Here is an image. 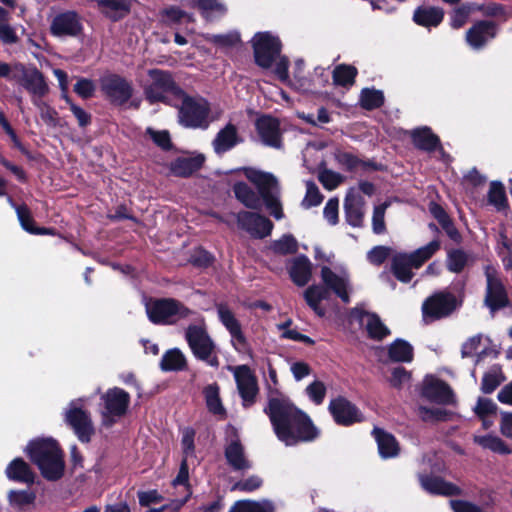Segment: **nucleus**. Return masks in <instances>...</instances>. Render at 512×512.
I'll use <instances>...</instances> for the list:
<instances>
[{
	"label": "nucleus",
	"mask_w": 512,
	"mask_h": 512,
	"mask_svg": "<svg viewBox=\"0 0 512 512\" xmlns=\"http://www.w3.org/2000/svg\"><path fill=\"white\" fill-rule=\"evenodd\" d=\"M268 389V403L264 412L268 415L278 439L287 446L315 440L319 431L311 419L289 398L273 391L270 384Z\"/></svg>",
	"instance_id": "nucleus-1"
},
{
	"label": "nucleus",
	"mask_w": 512,
	"mask_h": 512,
	"mask_svg": "<svg viewBox=\"0 0 512 512\" xmlns=\"http://www.w3.org/2000/svg\"><path fill=\"white\" fill-rule=\"evenodd\" d=\"M321 284L309 286L303 293L307 305L319 317L326 315V310L321 301L328 300L330 293L336 294L344 303L350 302L351 284L350 277L346 270L331 269L328 266L321 267Z\"/></svg>",
	"instance_id": "nucleus-2"
},
{
	"label": "nucleus",
	"mask_w": 512,
	"mask_h": 512,
	"mask_svg": "<svg viewBox=\"0 0 512 512\" xmlns=\"http://www.w3.org/2000/svg\"><path fill=\"white\" fill-rule=\"evenodd\" d=\"M30 459L38 466L42 476L49 481H56L64 474L63 453L52 438L31 441L27 448Z\"/></svg>",
	"instance_id": "nucleus-3"
},
{
	"label": "nucleus",
	"mask_w": 512,
	"mask_h": 512,
	"mask_svg": "<svg viewBox=\"0 0 512 512\" xmlns=\"http://www.w3.org/2000/svg\"><path fill=\"white\" fill-rule=\"evenodd\" d=\"M149 320L154 324L171 325L181 319H198V313L173 298L153 299L145 305Z\"/></svg>",
	"instance_id": "nucleus-4"
},
{
	"label": "nucleus",
	"mask_w": 512,
	"mask_h": 512,
	"mask_svg": "<svg viewBox=\"0 0 512 512\" xmlns=\"http://www.w3.org/2000/svg\"><path fill=\"white\" fill-rule=\"evenodd\" d=\"M440 246L439 240H432L411 253L395 254L391 265L394 276L401 282H410L413 277L412 269L420 268L440 249Z\"/></svg>",
	"instance_id": "nucleus-5"
},
{
	"label": "nucleus",
	"mask_w": 512,
	"mask_h": 512,
	"mask_svg": "<svg viewBox=\"0 0 512 512\" xmlns=\"http://www.w3.org/2000/svg\"><path fill=\"white\" fill-rule=\"evenodd\" d=\"M197 324L189 325L185 330V339L193 353V355L207 365L217 368L219 360L216 352V346L211 337L208 335L206 326L200 315L195 320Z\"/></svg>",
	"instance_id": "nucleus-6"
},
{
	"label": "nucleus",
	"mask_w": 512,
	"mask_h": 512,
	"mask_svg": "<svg viewBox=\"0 0 512 512\" xmlns=\"http://www.w3.org/2000/svg\"><path fill=\"white\" fill-rule=\"evenodd\" d=\"M247 179L258 189L270 214L277 220L284 217L280 202V186L277 178L267 172L249 169L246 171Z\"/></svg>",
	"instance_id": "nucleus-7"
},
{
	"label": "nucleus",
	"mask_w": 512,
	"mask_h": 512,
	"mask_svg": "<svg viewBox=\"0 0 512 512\" xmlns=\"http://www.w3.org/2000/svg\"><path fill=\"white\" fill-rule=\"evenodd\" d=\"M148 76L150 83L145 86L144 93L150 103H170V96L178 99L180 95H183V90L175 83L169 71L150 69Z\"/></svg>",
	"instance_id": "nucleus-8"
},
{
	"label": "nucleus",
	"mask_w": 512,
	"mask_h": 512,
	"mask_svg": "<svg viewBox=\"0 0 512 512\" xmlns=\"http://www.w3.org/2000/svg\"><path fill=\"white\" fill-rule=\"evenodd\" d=\"M179 103H173L179 107L178 118L181 125L187 128H207L209 125V104L203 98L187 96L183 91L177 99Z\"/></svg>",
	"instance_id": "nucleus-9"
},
{
	"label": "nucleus",
	"mask_w": 512,
	"mask_h": 512,
	"mask_svg": "<svg viewBox=\"0 0 512 512\" xmlns=\"http://www.w3.org/2000/svg\"><path fill=\"white\" fill-rule=\"evenodd\" d=\"M130 404V395L125 390L113 387L101 396L102 424L111 427L127 412Z\"/></svg>",
	"instance_id": "nucleus-10"
},
{
	"label": "nucleus",
	"mask_w": 512,
	"mask_h": 512,
	"mask_svg": "<svg viewBox=\"0 0 512 512\" xmlns=\"http://www.w3.org/2000/svg\"><path fill=\"white\" fill-rule=\"evenodd\" d=\"M256 63L262 68H269L277 60L281 52V42L278 37L269 32H258L252 39Z\"/></svg>",
	"instance_id": "nucleus-11"
},
{
	"label": "nucleus",
	"mask_w": 512,
	"mask_h": 512,
	"mask_svg": "<svg viewBox=\"0 0 512 512\" xmlns=\"http://www.w3.org/2000/svg\"><path fill=\"white\" fill-rule=\"evenodd\" d=\"M83 399L70 402L65 411V421L81 442H89L94 433L90 414L83 409Z\"/></svg>",
	"instance_id": "nucleus-12"
},
{
	"label": "nucleus",
	"mask_w": 512,
	"mask_h": 512,
	"mask_svg": "<svg viewBox=\"0 0 512 512\" xmlns=\"http://www.w3.org/2000/svg\"><path fill=\"white\" fill-rule=\"evenodd\" d=\"M484 274L487 282L484 300L486 306L492 313L507 307L509 305V300L497 269L492 265H486L484 267Z\"/></svg>",
	"instance_id": "nucleus-13"
},
{
	"label": "nucleus",
	"mask_w": 512,
	"mask_h": 512,
	"mask_svg": "<svg viewBox=\"0 0 512 512\" xmlns=\"http://www.w3.org/2000/svg\"><path fill=\"white\" fill-rule=\"evenodd\" d=\"M457 307L456 297L449 292L435 293L422 305L425 321H433L450 315Z\"/></svg>",
	"instance_id": "nucleus-14"
},
{
	"label": "nucleus",
	"mask_w": 512,
	"mask_h": 512,
	"mask_svg": "<svg viewBox=\"0 0 512 512\" xmlns=\"http://www.w3.org/2000/svg\"><path fill=\"white\" fill-rule=\"evenodd\" d=\"M100 84L102 92L115 105L125 104L133 93L132 84L117 74H109L102 77Z\"/></svg>",
	"instance_id": "nucleus-15"
},
{
	"label": "nucleus",
	"mask_w": 512,
	"mask_h": 512,
	"mask_svg": "<svg viewBox=\"0 0 512 512\" xmlns=\"http://www.w3.org/2000/svg\"><path fill=\"white\" fill-rule=\"evenodd\" d=\"M233 373L242 404L248 408L256 402L259 392L257 379L247 365L235 367Z\"/></svg>",
	"instance_id": "nucleus-16"
},
{
	"label": "nucleus",
	"mask_w": 512,
	"mask_h": 512,
	"mask_svg": "<svg viewBox=\"0 0 512 512\" xmlns=\"http://www.w3.org/2000/svg\"><path fill=\"white\" fill-rule=\"evenodd\" d=\"M11 80L20 83L30 94L46 95L49 91L43 74L36 68L27 69L24 65L17 64Z\"/></svg>",
	"instance_id": "nucleus-17"
},
{
	"label": "nucleus",
	"mask_w": 512,
	"mask_h": 512,
	"mask_svg": "<svg viewBox=\"0 0 512 512\" xmlns=\"http://www.w3.org/2000/svg\"><path fill=\"white\" fill-rule=\"evenodd\" d=\"M83 31L81 17L75 11H65L54 16L50 33L58 38L78 37Z\"/></svg>",
	"instance_id": "nucleus-18"
},
{
	"label": "nucleus",
	"mask_w": 512,
	"mask_h": 512,
	"mask_svg": "<svg viewBox=\"0 0 512 512\" xmlns=\"http://www.w3.org/2000/svg\"><path fill=\"white\" fill-rule=\"evenodd\" d=\"M236 218L239 227L254 238H265L273 229V223L267 217L255 212L241 211Z\"/></svg>",
	"instance_id": "nucleus-19"
},
{
	"label": "nucleus",
	"mask_w": 512,
	"mask_h": 512,
	"mask_svg": "<svg viewBox=\"0 0 512 512\" xmlns=\"http://www.w3.org/2000/svg\"><path fill=\"white\" fill-rule=\"evenodd\" d=\"M217 314L220 322L228 330L231 336V343L238 352H245L248 349L247 339L242 327L234 313L224 304L217 306Z\"/></svg>",
	"instance_id": "nucleus-20"
},
{
	"label": "nucleus",
	"mask_w": 512,
	"mask_h": 512,
	"mask_svg": "<svg viewBox=\"0 0 512 512\" xmlns=\"http://www.w3.org/2000/svg\"><path fill=\"white\" fill-rule=\"evenodd\" d=\"M328 409L338 425L350 426L363 421V415L360 410L342 396L332 399Z\"/></svg>",
	"instance_id": "nucleus-21"
},
{
	"label": "nucleus",
	"mask_w": 512,
	"mask_h": 512,
	"mask_svg": "<svg viewBox=\"0 0 512 512\" xmlns=\"http://www.w3.org/2000/svg\"><path fill=\"white\" fill-rule=\"evenodd\" d=\"M256 129L261 142L269 147L280 149L282 133L279 121L271 116H262L256 121Z\"/></svg>",
	"instance_id": "nucleus-22"
},
{
	"label": "nucleus",
	"mask_w": 512,
	"mask_h": 512,
	"mask_svg": "<svg viewBox=\"0 0 512 512\" xmlns=\"http://www.w3.org/2000/svg\"><path fill=\"white\" fill-rule=\"evenodd\" d=\"M351 317L365 325L368 336L374 340H382L390 334V330L375 313L364 311L360 307L351 310Z\"/></svg>",
	"instance_id": "nucleus-23"
},
{
	"label": "nucleus",
	"mask_w": 512,
	"mask_h": 512,
	"mask_svg": "<svg viewBox=\"0 0 512 512\" xmlns=\"http://www.w3.org/2000/svg\"><path fill=\"white\" fill-rule=\"evenodd\" d=\"M498 26L493 21H477L467 32V43L473 49H481L487 42L496 37Z\"/></svg>",
	"instance_id": "nucleus-24"
},
{
	"label": "nucleus",
	"mask_w": 512,
	"mask_h": 512,
	"mask_svg": "<svg viewBox=\"0 0 512 512\" xmlns=\"http://www.w3.org/2000/svg\"><path fill=\"white\" fill-rule=\"evenodd\" d=\"M422 396L437 404H451L454 395L450 387L443 381L434 377H426L423 382Z\"/></svg>",
	"instance_id": "nucleus-25"
},
{
	"label": "nucleus",
	"mask_w": 512,
	"mask_h": 512,
	"mask_svg": "<svg viewBox=\"0 0 512 512\" xmlns=\"http://www.w3.org/2000/svg\"><path fill=\"white\" fill-rule=\"evenodd\" d=\"M365 201L361 193L351 188L344 199L345 219L352 227H361L364 220Z\"/></svg>",
	"instance_id": "nucleus-26"
},
{
	"label": "nucleus",
	"mask_w": 512,
	"mask_h": 512,
	"mask_svg": "<svg viewBox=\"0 0 512 512\" xmlns=\"http://www.w3.org/2000/svg\"><path fill=\"white\" fill-rule=\"evenodd\" d=\"M419 480L422 488L428 493L444 496L461 494L460 488L443 480L441 477L421 475Z\"/></svg>",
	"instance_id": "nucleus-27"
},
{
	"label": "nucleus",
	"mask_w": 512,
	"mask_h": 512,
	"mask_svg": "<svg viewBox=\"0 0 512 512\" xmlns=\"http://www.w3.org/2000/svg\"><path fill=\"white\" fill-rule=\"evenodd\" d=\"M240 142L242 139L238 135L236 126L229 123L217 133L212 145L214 151L220 155L231 150Z\"/></svg>",
	"instance_id": "nucleus-28"
},
{
	"label": "nucleus",
	"mask_w": 512,
	"mask_h": 512,
	"mask_svg": "<svg viewBox=\"0 0 512 512\" xmlns=\"http://www.w3.org/2000/svg\"><path fill=\"white\" fill-rule=\"evenodd\" d=\"M289 275L299 287L305 286L312 276V263L305 255L295 257L289 266Z\"/></svg>",
	"instance_id": "nucleus-29"
},
{
	"label": "nucleus",
	"mask_w": 512,
	"mask_h": 512,
	"mask_svg": "<svg viewBox=\"0 0 512 512\" xmlns=\"http://www.w3.org/2000/svg\"><path fill=\"white\" fill-rule=\"evenodd\" d=\"M227 463L235 471H244L251 468V463L245 455L243 445L238 439L231 440L225 448Z\"/></svg>",
	"instance_id": "nucleus-30"
},
{
	"label": "nucleus",
	"mask_w": 512,
	"mask_h": 512,
	"mask_svg": "<svg viewBox=\"0 0 512 512\" xmlns=\"http://www.w3.org/2000/svg\"><path fill=\"white\" fill-rule=\"evenodd\" d=\"M188 3L208 21L218 19L227 12V7L221 0H188Z\"/></svg>",
	"instance_id": "nucleus-31"
},
{
	"label": "nucleus",
	"mask_w": 512,
	"mask_h": 512,
	"mask_svg": "<svg viewBox=\"0 0 512 512\" xmlns=\"http://www.w3.org/2000/svg\"><path fill=\"white\" fill-rule=\"evenodd\" d=\"M443 18L444 10L434 6H420L413 14L414 22L426 28L437 27Z\"/></svg>",
	"instance_id": "nucleus-32"
},
{
	"label": "nucleus",
	"mask_w": 512,
	"mask_h": 512,
	"mask_svg": "<svg viewBox=\"0 0 512 512\" xmlns=\"http://www.w3.org/2000/svg\"><path fill=\"white\" fill-rule=\"evenodd\" d=\"M7 200L9 204L15 209L20 225L25 231L35 235L54 234L52 229L35 227L31 212L26 205H16L11 197H8Z\"/></svg>",
	"instance_id": "nucleus-33"
},
{
	"label": "nucleus",
	"mask_w": 512,
	"mask_h": 512,
	"mask_svg": "<svg viewBox=\"0 0 512 512\" xmlns=\"http://www.w3.org/2000/svg\"><path fill=\"white\" fill-rule=\"evenodd\" d=\"M204 162L201 155L195 157H178L170 164V170L175 176L188 177L200 169Z\"/></svg>",
	"instance_id": "nucleus-34"
},
{
	"label": "nucleus",
	"mask_w": 512,
	"mask_h": 512,
	"mask_svg": "<svg viewBox=\"0 0 512 512\" xmlns=\"http://www.w3.org/2000/svg\"><path fill=\"white\" fill-rule=\"evenodd\" d=\"M133 0H98L102 12L110 19L117 21L129 14Z\"/></svg>",
	"instance_id": "nucleus-35"
},
{
	"label": "nucleus",
	"mask_w": 512,
	"mask_h": 512,
	"mask_svg": "<svg viewBox=\"0 0 512 512\" xmlns=\"http://www.w3.org/2000/svg\"><path fill=\"white\" fill-rule=\"evenodd\" d=\"M373 434L378 445V451L382 458H391L398 455L399 446L393 435L374 428Z\"/></svg>",
	"instance_id": "nucleus-36"
},
{
	"label": "nucleus",
	"mask_w": 512,
	"mask_h": 512,
	"mask_svg": "<svg viewBox=\"0 0 512 512\" xmlns=\"http://www.w3.org/2000/svg\"><path fill=\"white\" fill-rule=\"evenodd\" d=\"M6 475L13 481L25 483H32L34 481V473L22 458H16L10 462L6 468Z\"/></svg>",
	"instance_id": "nucleus-37"
},
{
	"label": "nucleus",
	"mask_w": 512,
	"mask_h": 512,
	"mask_svg": "<svg viewBox=\"0 0 512 512\" xmlns=\"http://www.w3.org/2000/svg\"><path fill=\"white\" fill-rule=\"evenodd\" d=\"M411 136L414 145L421 150L431 152L440 146L438 136L433 134L428 127L413 130Z\"/></svg>",
	"instance_id": "nucleus-38"
},
{
	"label": "nucleus",
	"mask_w": 512,
	"mask_h": 512,
	"mask_svg": "<svg viewBox=\"0 0 512 512\" xmlns=\"http://www.w3.org/2000/svg\"><path fill=\"white\" fill-rule=\"evenodd\" d=\"M474 442L483 449L490 450L499 455H508L512 452L511 448L499 436L493 434L476 435Z\"/></svg>",
	"instance_id": "nucleus-39"
},
{
	"label": "nucleus",
	"mask_w": 512,
	"mask_h": 512,
	"mask_svg": "<svg viewBox=\"0 0 512 512\" xmlns=\"http://www.w3.org/2000/svg\"><path fill=\"white\" fill-rule=\"evenodd\" d=\"M471 9L481 12L485 17L496 18L503 22L512 16L511 9L496 2H488L481 5L474 4L471 6Z\"/></svg>",
	"instance_id": "nucleus-40"
},
{
	"label": "nucleus",
	"mask_w": 512,
	"mask_h": 512,
	"mask_svg": "<svg viewBox=\"0 0 512 512\" xmlns=\"http://www.w3.org/2000/svg\"><path fill=\"white\" fill-rule=\"evenodd\" d=\"M229 512H275V505L267 499L261 501L240 500L233 505Z\"/></svg>",
	"instance_id": "nucleus-41"
},
{
	"label": "nucleus",
	"mask_w": 512,
	"mask_h": 512,
	"mask_svg": "<svg viewBox=\"0 0 512 512\" xmlns=\"http://www.w3.org/2000/svg\"><path fill=\"white\" fill-rule=\"evenodd\" d=\"M389 358L394 362H411L413 347L403 339H396L388 349Z\"/></svg>",
	"instance_id": "nucleus-42"
},
{
	"label": "nucleus",
	"mask_w": 512,
	"mask_h": 512,
	"mask_svg": "<svg viewBox=\"0 0 512 512\" xmlns=\"http://www.w3.org/2000/svg\"><path fill=\"white\" fill-rule=\"evenodd\" d=\"M418 416L424 422H445L453 417V413L441 407H427L420 405L417 410Z\"/></svg>",
	"instance_id": "nucleus-43"
},
{
	"label": "nucleus",
	"mask_w": 512,
	"mask_h": 512,
	"mask_svg": "<svg viewBox=\"0 0 512 512\" xmlns=\"http://www.w3.org/2000/svg\"><path fill=\"white\" fill-rule=\"evenodd\" d=\"M236 198L247 208L258 209L260 207V199L257 194L244 182H237L233 186Z\"/></svg>",
	"instance_id": "nucleus-44"
},
{
	"label": "nucleus",
	"mask_w": 512,
	"mask_h": 512,
	"mask_svg": "<svg viewBox=\"0 0 512 512\" xmlns=\"http://www.w3.org/2000/svg\"><path fill=\"white\" fill-rule=\"evenodd\" d=\"M206 406L209 412L214 415H225V408L223 407L222 401L219 394V386L216 383L210 384L204 388L203 391Z\"/></svg>",
	"instance_id": "nucleus-45"
},
{
	"label": "nucleus",
	"mask_w": 512,
	"mask_h": 512,
	"mask_svg": "<svg viewBox=\"0 0 512 512\" xmlns=\"http://www.w3.org/2000/svg\"><path fill=\"white\" fill-rule=\"evenodd\" d=\"M357 76V69L352 65L340 64L333 70V83L336 86L351 87Z\"/></svg>",
	"instance_id": "nucleus-46"
},
{
	"label": "nucleus",
	"mask_w": 512,
	"mask_h": 512,
	"mask_svg": "<svg viewBox=\"0 0 512 512\" xmlns=\"http://www.w3.org/2000/svg\"><path fill=\"white\" fill-rule=\"evenodd\" d=\"M186 359L184 354L177 348L167 351L160 362L163 371H178L184 369Z\"/></svg>",
	"instance_id": "nucleus-47"
},
{
	"label": "nucleus",
	"mask_w": 512,
	"mask_h": 512,
	"mask_svg": "<svg viewBox=\"0 0 512 512\" xmlns=\"http://www.w3.org/2000/svg\"><path fill=\"white\" fill-rule=\"evenodd\" d=\"M483 339L482 334H477L470 337L463 345L461 349L462 357H471L476 355V363H478L483 356L487 354V348L480 349L481 342Z\"/></svg>",
	"instance_id": "nucleus-48"
},
{
	"label": "nucleus",
	"mask_w": 512,
	"mask_h": 512,
	"mask_svg": "<svg viewBox=\"0 0 512 512\" xmlns=\"http://www.w3.org/2000/svg\"><path fill=\"white\" fill-rule=\"evenodd\" d=\"M469 255L461 249L450 250L447 254L446 266L450 272L460 273L468 264Z\"/></svg>",
	"instance_id": "nucleus-49"
},
{
	"label": "nucleus",
	"mask_w": 512,
	"mask_h": 512,
	"mask_svg": "<svg viewBox=\"0 0 512 512\" xmlns=\"http://www.w3.org/2000/svg\"><path fill=\"white\" fill-rule=\"evenodd\" d=\"M488 202L497 210H502L507 206L505 188L501 182L493 181L488 191Z\"/></svg>",
	"instance_id": "nucleus-50"
},
{
	"label": "nucleus",
	"mask_w": 512,
	"mask_h": 512,
	"mask_svg": "<svg viewBox=\"0 0 512 512\" xmlns=\"http://www.w3.org/2000/svg\"><path fill=\"white\" fill-rule=\"evenodd\" d=\"M360 102L367 110L376 109L383 104L384 95L380 90L365 88L361 92Z\"/></svg>",
	"instance_id": "nucleus-51"
},
{
	"label": "nucleus",
	"mask_w": 512,
	"mask_h": 512,
	"mask_svg": "<svg viewBox=\"0 0 512 512\" xmlns=\"http://www.w3.org/2000/svg\"><path fill=\"white\" fill-rule=\"evenodd\" d=\"M272 248L276 253L279 254H293L298 249V243L292 235L288 234L282 236L279 240L274 241Z\"/></svg>",
	"instance_id": "nucleus-52"
},
{
	"label": "nucleus",
	"mask_w": 512,
	"mask_h": 512,
	"mask_svg": "<svg viewBox=\"0 0 512 512\" xmlns=\"http://www.w3.org/2000/svg\"><path fill=\"white\" fill-rule=\"evenodd\" d=\"M501 383V374L498 368H492L484 374L481 383V390L486 393H492Z\"/></svg>",
	"instance_id": "nucleus-53"
},
{
	"label": "nucleus",
	"mask_w": 512,
	"mask_h": 512,
	"mask_svg": "<svg viewBox=\"0 0 512 512\" xmlns=\"http://www.w3.org/2000/svg\"><path fill=\"white\" fill-rule=\"evenodd\" d=\"M306 394L316 405H320L326 395V386L323 382L315 380L307 386Z\"/></svg>",
	"instance_id": "nucleus-54"
},
{
	"label": "nucleus",
	"mask_w": 512,
	"mask_h": 512,
	"mask_svg": "<svg viewBox=\"0 0 512 512\" xmlns=\"http://www.w3.org/2000/svg\"><path fill=\"white\" fill-rule=\"evenodd\" d=\"M392 249L386 246H375L367 253L368 261L376 266L383 264L391 255Z\"/></svg>",
	"instance_id": "nucleus-55"
},
{
	"label": "nucleus",
	"mask_w": 512,
	"mask_h": 512,
	"mask_svg": "<svg viewBox=\"0 0 512 512\" xmlns=\"http://www.w3.org/2000/svg\"><path fill=\"white\" fill-rule=\"evenodd\" d=\"M388 207L387 203L375 206L372 217V228L375 234H382L385 231V211Z\"/></svg>",
	"instance_id": "nucleus-56"
},
{
	"label": "nucleus",
	"mask_w": 512,
	"mask_h": 512,
	"mask_svg": "<svg viewBox=\"0 0 512 512\" xmlns=\"http://www.w3.org/2000/svg\"><path fill=\"white\" fill-rule=\"evenodd\" d=\"M323 200L318 187L313 182L307 183V191L305 198L302 201V205L305 208H310L319 205Z\"/></svg>",
	"instance_id": "nucleus-57"
},
{
	"label": "nucleus",
	"mask_w": 512,
	"mask_h": 512,
	"mask_svg": "<svg viewBox=\"0 0 512 512\" xmlns=\"http://www.w3.org/2000/svg\"><path fill=\"white\" fill-rule=\"evenodd\" d=\"M147 134L153 142L163 150H169L172 147L170 134L166 130L156 131L152 128L147 129Z\"/></svg>",
	"instance_id": "nucleus-58"
},
{
	"label": "nucleus",
	"mask_w": 512,
	"mask_h": 512,
	"mask_svg": "<svg viewBox=\"0 0 512 512\" xmlns=\"http://www.w3.org/2000/svg\"><path fill=\"white\" fill-rule=\"evenodd\" d=\"M319 181L326 189L333 190L343 181V177L331 170H324L319 174Z\"/></svg>",
	"instance_id": "nucleus-59"
},
{
	"label": "nucleus",
	"mask_w": 512,
	"mask_h": 512,
	"mask_svg": "<svg viewBox=\"0 0 512 512\" xmlns=\"http://www.w3.org/2000/svg\"><path fill=\"white\" fill-rule=\"evenodd\" d=\"M64 99L66 103L69 104L70 110L77 119L79 126L86 127L87 125H89L91 122V115L81 107L74 104L67 95H64Z\"/></svg>",
	"instance_id": "nucleus-60"
},
{
	"label": "nucleus",
	"mask_w": 512,
	"mask_h": 512,
	"mask_svg": "<svg viewBox=\"0 0 512 512\" xmlns=\"http://www.w3.org/2000/svg\"><path fill=\"white\" fill-rule=\"evenodd\" d=\"M474 411L477 416H495L497 405L491 399L479 398Z\"/></svg>",
	"instance_id": "nucleus-61"
},
{
	"label": "nucleus",
	"mask_w": 512,
	"mask_h": 512,
	"mask_svg": "<svg viewBox=\"0 0 512 512\" xmlns=\"http://www.w3.org/2000/svg\"><path fill=\"white\" fill-rule=\"evenodd\" d=\"M263 481L259 476L253 475L245 480L238 481L232 487V490L251 492L261 487Z\"/></svg>",
	"instance_id": "nucleus-62"
},
{
	"label": "nucleus",
	"mask_w": 512,
	"mask_h": 512,
	"mask_svg": "<svg viewBox=\"0 0 512 512\" xmlns=\"http://www.w3.org/2000/svg\"><path fill=\"white\" fill-rule=\"evenodd\" d=\"M211 41L221 47H231L240 41V36L237 32L216 34L211 37Z\"/></svg>",
	"instance_id": "nucleus-63"
},
{
	"label": "nucleus",
	"mask_w": 512,
	"mask_h": 512,
	"mask_svg": "<svg viewBox=\"0 0 512 512\" xmlns=\"http://www.w3.org/2000/svg\"><path fill=\"white\" fill-rule=\"evenodd\" d=\"M94 91V83L86 78H80L74 85V92L84 99L90 98Z\"/></svg>",
	"instance_id": "nucleus-64"
}]
</instances>
